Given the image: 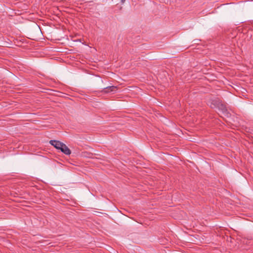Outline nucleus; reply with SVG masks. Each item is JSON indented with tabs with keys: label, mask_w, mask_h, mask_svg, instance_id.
I'll return each instance as SVG.
<instances>
[{
	"label": "nucleus",
	"mask_w": 253,
	"mask_h": 253,
	"mask_svg": "<svg viewBox=\"0 0 253 253\" xmlns=\"http://www.w3.org/2000/svg\"><path fill=\"white\" fill-rule=\"evenodd\" d=\"M49 143L57 149L60 150L61 147L63 146V143L55 140H51L49 141Z\"/></svg>",
	"instance_id": "1"
},
{
	"label": "nucleus",
	"mask_w": 253,
	"mask_h": 253,
	"mask_svg": "<svg viewBox=\"0 0 253 253\" xmlns=\"http://www.w3.org/2000/svg\"><path fill=\"white\" fill-rule=\"evenodd\" d=\"M117 89V86H108L103 88L102 92L105 93H109L111 92L115 91Z\"/></svg>",
	"instance_id": "2"
},
{
	"label": "nucleus",
	"mask_w": 253,
	"mask_h": 253,
	"mask_svg": "<svg viewBox=\"0 0 253 253\" xmlns=\"http://www.w3.org/2000/svg\"><path fill=\"white\" fill-rule=\"evenodd\" d=\"M221 100L218 98L211 100L210 105L211 107L212 108H217Z\"/></svg>",
	"instance_id": "3"
},
{
	"label": "nucleus",
	"mask_w": 253,
	"mask_h": 253,
	"mask_svg": "<svg viewBox=\"0 0 253 253\" xmlns=\"http://www.w3.org/2000/svg\"><path fill=\"white\" fill-rule=\"evenodd\" d=\"M60 150L67 155H69L71 153L70 149L64 143H63V146L61 147Z\"/></svg>",
	"instance_id": "4"
},
{
	"label": "nucleus",
	"mask_w": 253,
	"mask_h": 253,
	"mask_svg": "<svg viewBox=\"0 0 253 253\" xmlns=\"http://www.w3.org/2000/svg\"><path fill=\"white\" fill-rule=\"evenodd\" d=\"M217 108H218L219 110H221L224 113L227 112V109L226 108V105L222 103L221 101L220 102Z\"/></svg>",
	"instance_id": "5"
},
{
	"label": "nucleus",
	"mask_w": 253,
	"mask_h": 253,
	"mask_svg": "<svg viewBox=\"0 0 253 253\" xmlns=\"http://www.w3.org/2000/svg\"><path fill=\"white\" fill-rule=\"evenodd\" d=\"M122 3H124L126 0H120Z\"/></svg>",
	"instance_id": "6"
}]
</instances>
